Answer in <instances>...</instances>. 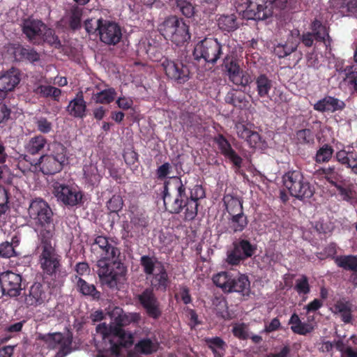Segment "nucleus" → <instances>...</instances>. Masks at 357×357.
Masks as SVG:
<instances>
[{"instance_id":"nucleus-10","label":"nucleus","mask_w":357,"mask_h":357,"mask_svg":"<svg viewBox=\"0 0 357 357\" xmlns=\"http://www.w3.org/2000/svg\"><path fill=\"white\" fill-rule=\"evenodd\" d=\"M232 249L227 252L226 262L231 266H237L245 259L252 257L256 250L257 245L245 238H239L232 243Z\"/></svg>"},{"instance_id":"nucleus-41","label":"nucleus","mask_w":357,"mask_h":357,"mask_svg":"<svg viewBox=\"0 0 357 357\" xmlns=\"http://www.w3.org/2000/svg\"><path fill=\"white\" fill-rule=\"evenodd\" d=\"M291 1V0H264V3L261 6V13H264L266 14L264 15V20L272 15L274 8L280 10H284L287 8V6Z\"/></svg>"},{"instance_id":"nucleus-42","label":"nucleus","mask_w":357,"mask_h":357,"mask_svg":"<svg viewBox=\"0 0 357 357\" xmlns=\"http://www.w3.org/2000/svg\"><path fill=\"white\" fill-rule=\"evenodd\" d=\"M38 227L40 228L39 234V238L41 242L40 250L45 246H52L51 241L54 234V221L50 224L40 225Z\"/></svg>"},{"instance_id":"nucleus-50","label":"nucleus","mask_w":357,"mask_h":357,"mask_svg":"<svg viewBox=\"0 0 357 357\" xmlns=\"http://www.w3.org/2000/svg\"><path fill=\"white\" fill-rule=\"evenodd\" d=\"M83 171L86 183L92 187L97 186L101 180L97 167L93 165L84 166Z\"/></svg>"},{"instance_id":"nucleus-58","label":"nucleus","mask_w":357,"mask_h":357,"mask_svg":"<svg viewBox=\"0 0 357 357\" xmlns=\"http://www.w3.org/2000/svg\"><path fill=\"white\" fill-rule=\"evenodd\" d=\"M335 188L339 192L342 200L349 202V204H354L356 202V193L353 189L352 185H350L347 187H344L340 184H335Z\"/></svg>"},{"instance_id":"nucleus-45","label":"nucleus","mask_w":357,"mask_h":357,"mask_svg":"<svg viewBox=\"0 0 357 357\" xmlns=\"http://www.w3.org/2000/svg\"><path fill=\"white\" fill-rule=\"evenodd\" d=\"M314 175L317 177H322L325 178L331 185L335 186L337 184V181L340 174L335 170L334 166H329L328 167H320L314 172Z\"/></svg>"},{"instance_id":"nucleus-4","label":"nucleus","mask_w":357,"mask_h":357,"mask_svg":"<svg viewBox=\"0 0 357 357\" xmlns=\"http://www.w3.org/2000/svg\"><path fill=\"white\" fill-rule=\"evenodd\" d=\"M97 267V273L101 284L109 289L116 288L127 272L126 267L119 258L110 260L98 259Z\"/></svg>"},{"instance_id":"nucleus-30","label":"nucleus","mask_w":357,"mask_h":357,"mask_svg":"<svg viewBox=\"0 0 357 357\" xmlns=\"http://www.w3.org/2000/svg\"><path fill=\"white\" fill-rule=\"evenodd\" d=\"M337 161L341 165L350 168L351 172L357 175V153L355 151H346L340 150L335 154Z\"/></svg>"},{"instance_id":"nucleus-55","label":"nucleus","mask_w":357,"mask_h":357,"mask_svg":"<svg viewBox=\"0 0 357 357\" xmlns=\"http://www.w3.org/2000/svg\"><path fill=\"white\" fill-rule=\"evenodd\" d=\"M342 71L345 74L344 81L357 93V65L347 66Z\"/></svg>"},{"instance_id":"nucleus-51","label":"nucleus","mask_w":357,"mask_h":357,"mask_svg":"<svg viewBox=\"0 0 357 357\" xmlns=\"http://www.w3.org/2000/svg\"><path fill=\"white\" fill-rule=\"evenodd\" d=\"M40 41H43L56 49H59L62 46L61 42L56 35L54 30L48 28L47 25H45V29L43 31L39 43Z\"/></svg>"},{"instance_id":"nucleus-56","label":"nucleus","mask_w":357,"mask_h":357,"mask_svg":"<svg viewBox=\"0 0 357 357\" xmlns=\"http://www.w3.org/2000/svg\"><path fill=\"white\" fill-rule=\"evenodd\" d=\"M295 139L298 144L302 145H310L314 142V135L310 128L298 130L296 132Z\"/></svg>"},{"instance_id":"nucleus-22","label":"nucleus","mask_w":357,"mask_h":357,"mask_svg":"<svg viewBox=\"0 0 357 357\" xmlns=\"http://www.w3.org/2000/svg\"><path fill=\"white\" fill-rule=\"evenodd\" d=\"M86 102L84 99L82 91H79L66 107L68 114L77 119H84L86 116Z\"/></svg>"},{"instance_id":"nucleus-49","label":"nucleus","mask_w":357,"mask_h":357,"mask_svg":"<svg viewBox=\"0 0 357 357\" xmlns=\"http://www.w3.org/2000/svg\"><path fill=\"white\" fill-rule=\"evenodd\" d=\"M140 265L143 268V271L146 275H153L154 271L158 270L159 263H162L158 261L155 257H150L149 255H143L140 258Z\"/></svg>"},{"instance_id":"nucleus-54","label":"nucleus","mask_w":357,"mask_h":357,"mask_svg":"<svg viewBox=\"0 0 357 357\" xmlns=\"http://www.w3.org/2000/svg\"><path fill=\"white\" fill-rule=\"evenodd\" d=\"M116 95L114 88H109L93 94V100L96 103L109 104L112 102Z\"/></svg>"},{"instance_id":"nucleus-57","label":"nucleus","mask_w":357,"mask_h":357,"mask_svg":"<svg viewBox=\"0 0 357 357\" xmlns=\"http://www.w3.org/2000/svg\"><path fill=\"white\" fill-rule=\"evenodd\" d=\"M334 149L333 147L327 144H324L317 151L315 155V161L317 163L328 162L332 158Z\"/></svg>"},{"instance_id":"nucleus-52","label":"nucleus","mask_w":357,"mask_h":357,"mask_svg":"<svg viewBox=\"0 0 357 357\" xmlns=\"http://www.w3.org/2000/svg\"><path fill=\"white\" fill-rule=\"evenodd\" d=\"M135 349L141 354L149 355L157 351L158 344L149 338H143L135 345Z\"/></svg>"},{"instance_id":"nucleus-59","label":"nucleus","mask_w":357,"mask_h":357,"mask_svg":"<svg viewBox=\"0 0 357 357\" xmlns=\"http://www.w3.org/2000/svg\"><path fill=\"white\" fill-rule=\"evenodd\" d=\"M16 238V236L13 237L11 243L6 241L0 244V257L7 259L15 256L16 252L13 244L17 243V240L15 241Z\"/></svg>"},{"instance_id":"nucleus-7","label":"nucleus","mask_w":357,"mask_h":357,"mask_svg":"<svg viewBox=\"0 0 357 357\" xmlns=\"http://www.w3.org/2000/svg\"><path fill=\"white\" fill-rule=\"evenodd\" d=\"M140 314L137 312L125 313L123 311L113 320L114 326L120 330L118 335L119 343L112 347V354L119 355L121 348H127L133 344V336L131 333L123 328L131 323H137L140 320Z\"/></svg>"},{"instance_id":"nucleus-15","label":"nucleus","mask_w":357,"mask_h":357,"mask_svg":"<svg viewBox=\"0 0 357 357\" xmlns=\"http://www.w3.org/2000/svg\"><path fill=\"white\" fill-rule=\"evenodd\" d=\"M51 293L49 287L43 282H35L25 293V304L29 307H38L48 301Z\"/></svg>"},{"instance_id":"nucleus-60","label":"nucleus","mask_w":357,"mask_h":357,"mask_svg":"<svg viewBox=\"0 0 357 357\" xmlns=\"http://www.w3.org/2000/svg\"><path fill=\"white\" fill-rule=\"evenodd\" d=\"M229 78L234 84L244 87L251 82L250 75L248 73H244L243 70L239 71L238 73H236L230 75Z\"/></svg>"},{"instance_id":"nucleus-3","label":"nucleus","mask_w":357,"mask_h":357,"mask_svg":"<svg viewBox=\"0 0 357 357\" xmlns=\"http://www.w3.org/2000/svg\"><path fill=\"white\" fill-rule=\"evenodd\" d=\"M158 31L166 40L177 46L188 44L191 38L189 26L175 15L167 17L160 24Z\"/></svg>"},{"instance_id":"nucleus-6","label":"nucleus","mask_w":357,"mask_h":357,"mask_svg":"<svg viewBox=\"0 0 357 357\" xmlns=\"http://www.w3.org/2000/svg\"><path fill=\"white\" fill-rule=\"evenodd\" d=\"M213 282L225 293L236 292L244 296H248L250 291V282L245 274L222 271L213 275Z\"/></svg>"},{"instance_id":"nucleus-32","label":"nucleus","mask_w":357,"mask_h":357,"mask_svg":"<svg viewBox=\"0 0 357 357\" xmlns=\"http://www.w3.org/2000/svg\"><path fill=\"white\" fill-rule=\"evenodd\" d=\"M225 102L239 109H248L251 106L247 96L241 92H228L225 96Z\"/></svg>"},{"instance_id":"nucleus-37","label":"nucleus","mask_w":357,"mask_h":357,"mask_svg":"<svg viewBox=\"0 0 357 357\" xmlns=\"http://www.w3.org/2000/svg\"><path fill=\"white\" fill-rule=\"evenodd\" d=\"M218 25L224 32H233L239 27L237 17L234 14L222 15L218 20Z\"/></svg>"},{"instance_id":"nucleus-1","label":"nucleus","mask_w":357,"mask_h":357,"mask_svg":"<svg viewBox=\"0 0 357 357\" xmlns=\"http://www.w3.org/2000/svg\"><path fill=\"white\" fill-rule=\"evenodd\" d=\"M187 181L172 176L164 183L162 197L165 211L171 214H182L185 221H192L198 213L206 191L201 184L187 185Z\"/></svg>"},{"instance_id":"nucleus-11","label":"nucleus","mask_w":357,"mask_h":357,"mask_svg":"<svg viewBox=\"0 0 357 357\" xmlns=\"http://www.w3.org/2000/svg\"><path fill=\"white\" fill-rule=\"evenodd\" d=\"M28 213L36 226L50 224L54 221L52 208L46 201L40 197L31 202Z\"/></svg>"},{"instance_id":"nucleus-28","label":"nucleus","mask_w":357,"mask_h":357,"mask_svg":"<svg viewBox=\"0 0 357 357\" xmlns=\"http://www.w3.org/2000/svg\"><path fill=\"white\" fill-rule=\"evenodd\" d=\"M97 333L102 335L103 340H108L110 343V351L112 353V347L119 343L118 335L120 330L114 326L113 323L108 326L106 323H101L96 326Z\"/></svg>"},{"instance_id":"nucleus-34","label":"nucleus","mask_w":357,"mask_h":357,"mask_svg":"<svg viewBox=\"0 0 357 357\" xmlns=\"http://www.w3.org/2000/svg\"><path fill=\"white\" fill-rule=\"evenodd\" d=\"M204 342L214 357H224L227 345L221 337L218 336L205 337Z\"/></svg>"},{"instance_id":"nucleus-43","label":"nucleus","mask_w":357,"mask_h":357,"mask_svg":"<svg viewBox=\"0 0 357 357\" xmlns=\"http://www.w3.org/2000/svg\"><path fill=\"white\" fill-rule=\"evenodd\" d=\"M298 43L287 40L284 43L275 45L273 52L280 59L285 58L296 51Z\"/></svg>"},{"instance_id":"nucleus-16","label":"nucleus","mask_w":357,"mask_h":357,"mask_svg":"<svg viewBox=\"0 0 357 357\" xmlns=\"http://www.w3.org/2000/svg\"><path fill=\"white\" fill-rule=\"evenodd\" d=\"M22 278L20 274L7 271L0 273V285L3 295L16 297L22 290Z\"/></svg>"},{"instance_id":"nucleus-61","label":"nucleus","mask_w":357,"mask_h":357,"mask_svg":"<svg viewBox=\"0 0 357 357\" xmlns=\"http://www.w3.org/2000/svg\"><path fill=\"white\" fill-rule=\"evenodd\" d=\"M294 289L299 294L306 295L310 291L308 278L305 275H302L300 278L296 280Z\"/></svg>"},{"instance_id":"nucleus-14","label":"nucleus","mask_w":357,"mask_h":357,"mask_svg":"<svg viewBox=\"0 0 357 357\" xmlns=\"http://www.w3.org/2000/svg\"><path fill=\"white\" fill-rule=\"evenodd\" d=\"M137 298L149 317L154 319L160 317L162 310L160 307V302L154 293V289L151 287L146 288L141 294L137 295Z\"/></svg>"},{"instance_id":"nucleus-20","label":"nucleus","mask_w":357,"mask_h":357,"mask_svg":"<svg viewBox=\"0 0 357 357\" xmlns=\"http://www.w3.org/2000/svg\"><path fill=\"white\" fill-rule=\"evenodd\" d=\"M45 24L35 19H26L22 24V33L28 38L29 41L33 43H39V40L45 29Z\"/></svg>"},{"instance_id":"nucleus-31","label":"nucleus","mask_w":357,"mask_h":357,"mask_svg":"<svg viewBox=\"0 0 357 357\" xmlns=\"http://www.w3.org/2000/svg\"><path fill=\"white\" fill-rule=\"evenodd\" d=\"M352 304L349 301L342 298L334 304L335 313L340 314L341 320L345 324L352 321Z\"/></svg>"},{"instance_id":"nucleus-33","label":"nucleus","mask_w":357,"mask_h":357,"mask_svg":"<svg viewBox=\"0 0 357 357\" xmlns=\"http://www.w3.org/2000/svg\"><path fill=\"white\" fill-rule=\"evenodd\" d=\"M33 91L38 98H51L56 102L59 101L61 95V89L50 85L38 84Z\"/></svg>"},{"instance_id":"nucleus-62","label":"nucleus","mask_w":357,"mask_h":357,"mask_svg":"<svg viewBox=\"0 0 357 357\" xmlns=\"http://www.w3.org/2000/svg\"><path fill=\"white\" fill-rule=\"evenodd\" d=\"M82 13L78 9H75L71 12L68 20V26L73 31H76L81 28Z\"/></svg>"},{"instance_id":"nucleus-39","label":"nucleus","mask_w":357,"mask_h":357,"mask_svg":"<svg viewBox=\"0 0 357 357\" xmlns=\"http://www.w3.org/2000/svg\"><path fill=\"white\" fill-rule=\"evenodd\" d=\"M335 264L346 271L357 273V256L353 255H340L334 258Z\"/></svg>"},{"instance_id":"nucleus-40","label":"nucleus","mask_w":357,"mask_h":357,"mask_svg":"<svg viewBox=\"0 0 357 357\" xmlns=\"http://www.w3.org/2000/svg\"><path fill=\"white\" fill-rule=\"evenodd\" d=\"M255 84L259 97H269V92L273 86L272 80H271L265 74H261L256 77Z\"/></svg>"},{"instance_id":"nucleus-46","label":"nucleus","mask_w":357,"mask_h":357,"mask_svg":"<svg viewBox=\"0 0 357 357\" xmlns=\"http://www.w3.org/2000/svg\"><path fill=\"white\" fill-rule=\"evenodd\" d=\"M50 151V155L66 165L68 163V157L67 155V148L61 142H54L49 147Z\"/></svg>"},{"instance_id":"nucleus-8","label":"nucleus","mask_w":357,"mask_h":357,"mask_svg":"<svg viewBox=\"0 0 357 357\" xmlns=\"http://www.w3.org/2000/svg\"><path fill=\"white\" fill-rule=\"evenodd\" d=\"M222 54V46L216 39L205 38L197 43L192 52L195 60L203 59L205 62L215 64Z\"/></svg>"},{"instance_id":"nucleus-12","label":"nucleus","mask_w":357,"mask_h":357,"mask_svg":"<svg viewBox=\"0 0 357 357\" xmlns=\"http://www.w3.org/2000/svg\"><path fill=\"white\" fill-rule=\"evenodd\" d=\"M112 243L110 238L105 236H97L90 244L91 251L99 257V259H118L121 255L120 250Z\"/></svg>"},{"instance_id":"nucleus-24","label":"nucleus","mask_w":357,"mask_h":357,"mask_svg":"<svg viewBox=\"0 0 357 357\" xmlns=\"http://www.w3.org/2000/svg\"><path fill=\"white\" fill-rule=\"evenodd\" d=\"M20 78L15 71H8L0 75V100L3 99L19 84Z\"/></svg>"},{"instance_id":"nucleus-18","label":"nucleus","mask_w":357,"mask_h":357,"mask_svg":"<svg viewBox=\"0 0 357 357\" xmlns=\"http://www.w3.org/2000/svg\"><path fill=\"white\" fill-rule=\"evenodd\" d=\"M220 153L233 165L237 172L242 167L243 158L232 148L229 140L222 135L218 134L214 139Z\"/></svg>"},{"instance_id":"nucleus-47","label":"nucleus","mask_w":357,"mask_h":357,"mask_svg":"<svg viewBox=\"0 0 357 357\" xmlns=\"http://www.w3.org/2000/svg\"><path fill=\"white\" fill-rule=\"evenodd\" d=\"M289 324H291V331L296 334L305 335L312 332L313 328L310 325L303 323L298 315L294 313L289 321Z\"/></svg>"},{"instance_id":"nucleus-25","label":"nucleus","mask_w":357,"mask_h":357,"mask_svg":"<svg viewBox=\"0 0 357 357\" xmlns=\"http://www.w3.org/2000/svg\"><path fill=\"white\" fill-rule=\"evenodd\" d=\"M333 10L342 16L357 17V0H331Z\"/></svg>"},{"instance_id":"nucleus-19","label":"nucleus","mask_w":357,"mask_h":357,"mask_svg":"<svg viewBox=\"0 0 357 357\" xmlns=\"http://www.w3.org/2000/svg\"><path fill=\"white\" fill-rule=\"evenodd\" d=\"M98 35L101 42L108 45H115L122 38V31L117 23L103 20Z\"/></svg>"},{"instance_id":"nucleus-44","label":"nucleus","mask_w":357,"mask_h":357,"mask_svg":"<svg viewBox=\"0 0 357 357\" xmlns=\"http://www.w3.org/2000/svg\"><path fill=\"white\" fill-rule=\"evenodd\" d=\"M229 220V228L234 233L243 231L248 225V220L243 212L231 215Z\"/></svg>"},{"instance_id":"nucleus-27","label":"nucleus","mask_w":357,"mask_h":357,"mask_svg":"<svg viewBox=\"0 0 357 357\" xmlns=\"http://www.w3.org/2000/svg\"><path fill=\"white\" fill-rule=\"evenodd\" d=\"M158 264L160 266L157 273H153V275H151L153 280L151 281L152 287L151 288L157 291H166L169 285L170 280L164 263H159Z\"/></svg>"},{"instance_id":"nucleus-38","label":"nucleus","mask_w":357,"mask_h":357,"mask_svg":"<svg viewBox=\"0 0 357 357\" xmlns=\"http://www.w3.org/2000/svg\"><path fill=\"white\" fill-rule=\"evenodd\" d=\"M15 57L20 61L27 60L31 63L40 60V54L32 47L19 45L15 49Z\"/></svg>"},{"instance_id":"nucleus-23","label":"nucleus","mask_w":357,"mask_h":357,"mask_svg":"<svg viewBox=\"0 0 357 357\" xmlns=\"http://www.w3.org/2000/svg\"><path fill=\"white\" fill-rule=\"evenodd\" d=\"M310 28L311 29L310 32L314 36L317 43H323L326 48L331 46L332 38L329 35L330 28L328 26L315 18L312 21Z\"/></svg>"},{"instance_id":"nucleus-35","label":"nucleus","mask_w":357,"mask_h":357,"mask_svg":"<svg viewBox=\"0 0 357 357\" xmlns=\"http://www.w3.org/2000/svg\"><path fill=\"white\" fill-rule=\"evenodd\" d=\"M222 202L227 212L230 215H234L243 212V201L231 194L224 195Z\"/></svg>"},{"instance_id":"nucleus-36","label":"nucleus","mask_w":357,"mask_h":357,"mask_svg":"<svg viewBox=\"0 0 357 357\" xmlns=\"http://www.w3.org/2000/svg\"><path fill=\"white\" fill-rule=\"evenodd\" d=\"M47 143V139L42 135H36L29 139L24 148L26 151L31 155L40 153Z\"/></svg>"},{"instance_id":"nucleus-29","label":"nucleus","mask_w":357,"mask_h":357,"mask_svg":"<svg viewBox=\"0 0 357 357\" xmlns=\"http://www.w3.org/2000/svg\"><path fill=\"white\" fill-rule=\"evenodd\" d=\"M77 291L84 296L91 297L93 300L98 301L100 298L101 293L97 290L93 284H89L82 278L75 275Z\"/></svg>"},{"instance_id":"nucleus-63","label":"nucleus","mask_w":357,"mask_h":357,"mask_svg":"<svg viewBox=\"0 0 357 357\" xmlns=\"http://www.w3.org/2000/svg\"><path fill=\"white\" fill-rule=\"evenodd\" d=\"M103 22L102 18L95 20L94 19H88L84 21V29L89 34L96 33L97 31L100 32V25Z\"/></svg>"},{"instance_id":"nucleus-9","label":"nucleus","mask_w":357,"mask_h":357,"mask_svg":"<svg viewBox=\"0 0 357 357\" xmlns=\"http://www.w3.org/2000/svg\"><path fill=\"white\" fill-rule=\"evenodd\" d=\"M53 194L59 202L66 206H75L84 203V193L77 185L56 182L53 185Z\"/></svg>"},{"instance_id":"nucleus-26","label":"nucleus","mask_w":357,"mask_h":357,"mask_svg":"<svg viewBox=\"0 0 357 357\" xmlns=\"http://www.w3.org/2000/svg\"><path fill=\"white\" fill-rule=\"evenodd\" d=\"M41 172L45 175H52L61 172L65 166L49 154L43 155L39 160Z\"/></svg>"},{"instance_id":"nucleus-2","label":"nucleus","mask_w":357,"mask_h":357,"mask_svg":"<svg viewBox=\"0 0 357 357\" xmlns=\"http://www.w3.org/2000/svg\"><path fill=\"white\" fill-rule=\"evenodd\" d=\"M61 259L53 246H45L41 249L38 260L40 267L44 275L51 279L49 284L53 288L63 286L68 275L66 269L62 268Z\"/></svg>"},{"instance_id":"nucleus-17","label":"nucleus","mask_w":357,"mask_h":357,"mask_svg":"<svg viewBox=\"0 0 357 357\" xmlns=\"http://www.w3.org/2000/svg\"><path fill=\"white\" fill-rule=\"evenodd\" d=\"M264 0H235L234 6L238 13L248 20H264L266 15L261 13Z\"/></svg>"},{"instance_id":"nucleus-5","label":"nucleus","mask_w":357,"mask_h":357,"mask_svg":"<svg viewBox=\"0 0 357 357\" xmlns=\"http://www.w3.org/2000/svg\"><path fill=\"white\" fill-rule=\"evenodd\" d=\"M282 182L290 195L299 200L310 199L314 193V186L299 169L286 172L282 176Z\"/></svg>"},{"instance_id":"nucleus-53","label":"nucleus","mask_w":357,"mask_h":357,"mask_svg":"<svg viewBox=\"0 0 357 357\" xmlns=\"http://www.w3.org/2000/svg\"><path fill=\"white\" fill-rule=\"evenodd\" d=\"M130 219L132 227L137 231H142L149 225V218L143 212L132 211Z\"/></svg>"},{"instance_id":"nucleus-21","label":"nucleus","mask_w":357,"mask_h":357,"mask_svg":"<svg viewBox=\"0 0 357 357\" xmlns=\"http://www.w3.org/2000/svg\"><path fill=\"white\" fill-rule=\"evenodd\" d=\"M346 107L344 101L333 96H326L314 105V109L319 112H335L342 111Z\"/></svg>"},{"instance_id":"nucleus-48","label":"nucleus","mask_w":357,"mask_h":357,"mask_svg":"<svg viewBox=\"0 0 357 357\" xmlns=\"http://www.w3.org/2000/svg\"><path fill=\"white\" fill-rule=\"evenodd\" d=\"M175 10L180 12L185 17L190 18L194 16L195 8L190 0H172Z\"/></svg>"},{"instance_id":"nucleus-64","label":"nucleus","mask_w":357,"mask_h":357,"mask_svg":"<svg viewBox=\"0 0 357 357\" xmlns=\"http://www.w3.org/2000/svg\"><path fill=\"white\" fill-rule=\"evenodd\" d=\"M123 202L121 196L113 195L107 203V209L110 213H117L123 207Z\"/></svg>"},{"instance_id":"nucleus-13","label":"nucleus","mask_w":357,"mask_h":357,"mask_svg":"<svg viewBox=\"0 0 357 357\" xmlns=\"http://www.w3.org/2000/svg\"><path fill=\"white\" fill-rule=\"evenodd\" d=\"M161 66L167 77L177 84H183L190 79V69L181 61L165 58Z\"/></svg>"}]
</instances>
